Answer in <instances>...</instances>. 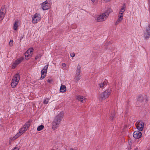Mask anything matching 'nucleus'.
<instances>
[{
    "instance_id": "obj_1",
    "label": "nucleus",
    "mask_w": 150,
    "mask_h": 150,
    "mask_svg": "<svg viewBox=\"0 0 150 150\" xmlns=\"http://www.w3.org/2000/svg\"><path fill=\"white\" fill-rule=\"evenodd\" d=\"M62 117V115L61 113L58 114L55 117L52 123L53 129H55L59 126Z\"/></svg>"
},
{
    "instance_id": "obj_2",
    "label": "nucleus",
    "mask_w": 150,
    "mask_h": 150,
    "mask_svg": "<svg viewBox=\"0 0 150 150\" xmlns=\"http://www.w3.org/2000/svg\"><path fill=\"white\" fill-rule=\"evenodd\" d=\"M111 92V89H108L102 92L99 96V100L101 101L108 98L110 95Z\"/></svg>"
},
{
    "instance_id": "obj_3",
    "label": "nucleus",
    "mask_w": 150,
    "mask_h": 150,
    "mask_svg": "<svg viewBox=\"0 0 150 150\" xmlns=\"http://www.w3.org/2000/svg\"><path fill=\"white\" fill-rule=\"evenodd\" d=\"M51 5L50 3H48L47 1L43 2L42 4V7L43 10H46L50 8Z\"/></svg>"
},
{
    "instance_id": "obj_4",
    "label": "nucleus",
    "mask_w": 150,
    "mask_h": 150,
    "mask_svg": "<svg viewBox=\"0 0 150 150\" xmlns=\"http://www.w3.org/2000/svg\"><path fill=\"white\" fill-rule=\"evenodd\" d=\"M145 38L147 39L150 37V25L149 24L148 26L146 28V30L144 33Z\"/></svg>"
},
{
    "instance_id": "obj_5",
    "label": "nucleus",
    "mask_w": 150,
    "mask_h": 150,
    "mask_svg": "<svg viewBox=\"0 0 150 150\" xmlns=\"http://www.w3.org/2000/svg\"><path fill=\"white\" fill-rule=\"evenodd\" d=\"M107 16L103 13L99 16L97 19L98 22H101L105 21L107 18Z\"/></svg>"
},
{
    "instance_id": "obj_6",
    "label": "nucleus",
    "mask_w": 150,
    "mask_h": 150,
    "mask_svg": "<svg viewBox=\"0 0 150 150\" xmlns=\"http://www.w3.org/2000/svg\"><path fill=\"white\" fill-rule=\"evenodd\" d=\"M136 126L138 129L140 131H142L144 128V123L142 121H140L138 123H136Z\"/></svg>"
},
{
    "instance_id": "obj_7",
    "label": "nucleus",
    "mask_w": 150,
    "mask_h": 150,
    "mask_svg": "<svg viewBox=\"0 0 150 150\" xmlns=\"http://www.w3.org/2000/svg\"><path fill=\"white\" fill-rule=\"evenodd\" d=\"M40 15L36 13L33 17L32 21L33 23H37L40 19Z\"/></svg>"
},
{
    "instance_id": "obj_8",
    "label": "nucleus",
    "mask_w": 150,
    "mask_h": 150,
    "mask_svg": "<svg viewBox=\"0 0 150 150\" xmlns=\"http://www.w3.org/2000/svg\"><path fill=\"white\" fill-rule=\"evenodd\" d=\"M142 135L141 132L139 131H135L133 133V136L136 139H139L140 138Z\"/></svg>"
},
{
    "instance_id": "obj_9",
    "label": "nucleus",
    "mask_w": 150,
    "mask_h": 150,
    "mask_svg": "<svg viewBox=\"0 0 150 150\" xmlns=\"http://www.w3.org/2000/svg\"><path fill=\"white\" fill-rule=\"evenodd\" d=\"M32 121V120H29L23 126V131L25 132L27 130V129L30 127L31 122Z\"/></svg>"
},
{
    "instance_id": "obj_10",
    "label": "nucleus",
    "mask_w": 150,
    "mask_h": 150,
    "mask_svg": "<svg viewBox=\"0 0 150 150\" xmlns=\"http://www.w3.org/2000/svg\"><path fill=\"white\" fill-rule=\"evenodd\" d=\"M23 60V58H19L16 60L13 63V66L14 68L17 65L20 64Z\"/></svg>"
},
{
    "instance_id": "obj_11",
    "label": "nucleus",
    "mask_w": 150,
    "mask_h": 150,
    "mask_svg": "<svg viewBox=\"0 0 150 150\" xmlns=\"http://www.w3.org/2000/svg\"><path fill=\"white\" fill-rule=\"evenodd\" d=\"M20 80V75L19 74L15 75L12 80V81H15V82L18 83Z\"/></svg>"
},
{
    "instance_id": "obj_12",
    "label": "nucleus",
    "mask_w": 150,
    "mask_h": 150,
    "mask_svg": "<svg viewBox=\"0 0 150 150\" xmlns=\"http://www.w3.org/2000/svg\"><path fill=\"white\" fill-rule=\"evenodd\" d=\"M20 21L19 20H16L15 21L13 28L14 30H17L18 29V24L20 23Z\"/></svg>"
},
{
    "instance_id": "obj_13",
    "label": "nucleus",
    "mask_w": 150,
    "mask_h": 150,
    "mask_svg": "<svg viewBox=\"0 0 150 150\" xmlns=\"http://www.w3.org/2000/svg\"><path fill=\"white\" fill-rule=\"evenodd\" d=\"M144 98L142 95H139L138 96V98L137 100V103H141L144 100Z\"/></svg>"
},
{
    "instance_id": "obj_14",
    "label": "nucleus",
    "mask_w": 150,
    "mask_h": 150,
    "mask_svg": "<svg viewBox=\"0 0 150 150\" xmlns=\"http://www.w3.org/2000/svg\"><path fill=\"white\" fill-rule=\"evenodd\" d=\"M115 112L114 110L112 111L110 115V120H113L115 117Z\"/></svg>"
},
{
    "instance_id": "obj_15",
    "label": "nucleus",
    "mask_w": 150,
    "mask_h": 150,
    "mask_svg": "<svg viewBox=\"0 0 150 150\" xmlns=\"http://www.w3.org/2000/svg\"><path fill=\"white\" fill-rule=\"evenodd\" d=\"M66 90L67 88L65 86L61 85L60 89V91L61 92L64 93L66 91Z\"/></svg>"
},
{
    "instance_id": "obj_16",
    "label": "nucleus",
    "mask_w": 150,
    "mask_h": 150,
    "mask_svg": "<svg viewBox=\"0 0 150 150\" xmlns=\"http://www.w3.org/2000/svg\"><path fill=\"white\" fill-rule=\"evenodd\" d=\"M112 11V9L110 8H109L103 13H105V15L107 16V17H108L109 15V14L111 13Z\"/></svg>"
},
{
    "instance_id": "obj_17",
    "label": "nucleus",
    "mask_w": 150,
    "mask_h": 150,
    "mask_svg": "<svg viewBox=\"0 0 150 150\" xmlns=\"http://www.w3.org/2000/svg\"><path fill=\"white\" fill-rule=\"evenodd\" d=\"M86 98L83 96H78L77 97V99L82 103H84V100Z\"/></svg>"
},
{
    "instance_id": "obj_18",
    "label": "nucleus",
    "mask_w": 150,
    "mask_h": 150,
    "mask_svg": "<svg viewBox=\"0 0 150 150\" xmlns=\"http://www.w3.org/2000/svg\"><path fill=\"white\" fill-rule=\"evenodd\" d=\"M5 15L4 11L1 13V11H0V21H1L3 20Z\"/></svg>"
},
{
    "instance_id": "obj_19",
    "label": "nucleus",
    "mask_w": 150,
    "mask_h": 150,
    "mask_svg": "<svg viewBox=\"0 0 150 150\" xmlns=\"http://www.w3.org/2000/svg\"><path fill=\"white\" fill-rule=\"evenodd\" d=\"M20 136V135H19V134H17L13 138H11V141H13L17 138L18 137H19Z\"/></svg>"
},
{
    "instance_id": "obj_20",
    "label": "nucleus",
    "mask_w": 150,
    "mask_h": 150,
    "mask_svg": "<svg viewBox=\"0 0 150 150\" xmlns=\"http://www.w3.org/2000/svg\"><path fill=\"white\" fill-rule=\"evenodd\" d=\"M18 83L15 82V81H12L11 86L13 88H14L18 84Z\"/></svg>"
},
{
    "instance_id": "obj_21",
    "label": "nucleus",
    "mask_w": 150,
    "mask_h": 150,
    "mask_svg": "<svg viewBox=\"0 0 150 150\" xmlns=\"http://www.w3.org/2000/svg\"><path fill=\"white\" fill-rule=\"evenodd\" d=\"M18 83L15 82V81H12L11 86L13 88H14L18 84Z\"/></svg>"
},
{
    "instance_id": "obj_22",
    "label": "nucleus",
    "mask_w": 150,
    "mask_h": 150,
    "mask_svg": "<svg viewBox=\"0 0 150 150\" xmlns=\"http://www.w3.org/2000/svg\"><path fill=\"white\" fill-rule=\"evenodd\" d=\"M106 82L105 81H104L103 82H101V83H99V86L101 88H103V87L104 86H105V84H106Z\"/></svg>"
},
{
    "instance_id": "obj_23",
    "label": "nucleus",
    "mask_w": 150,
    "mask_h": 150,
    "mask_svg": "<svg viewBox=\"0 0 150 150\" xmlns=\"http://www.w3.org/2000/svg\"><path fill=\"white\" fill-rule=\"evenodd\" d=\"M44 127V126L43 125H41L38 126L37 129V130L38 131H40Z\"/></svg>"
},
{
    "instance_id": "obj_24",
    "label": "nucleus",
    "mask_w": 150,
    "mask_h": 150,
    "mask_svg": "<svg viewBox=\"0 0 150 150\" xmlns=\"http://www.w3.org/2000/svg\"><path fill=\"white\" fill-rule=\"evenodd\" d=\"M33 50V48H30L27 50L25 53L28 54H29L30 53H31L33 52L32 51Z\"/></svg>"
},
{
    "instance_id": "obj_25",
    "label": "nucleus",
    "mask_w": 150,
    "mask_h": 150,
    "mask_svg": "<svg viewBox=\"0 0 150 150\" xmlns=\"http://www.w3.org/2000/svg\"><path fill=\"white\" fill-rule=\"evenodd\" d=\"M24 128H23H23H21L19 131V132L17 134H19V135H20V134H22L23 133L25 132L23 131V129Z\"/></svg>"
},
{
    "instance_id": "obj_26",
    "label": "nucleus",
    "mask_w": 150,
    "mask_h": 150,
    "mask_svg": "<svg viewBox=\"0 0 150 150\" xmlns=\"http://www.w3.org/2000/svg\"><path fill=\"white\" fill-rule=\"evenodd\" d=\"M81 76H76L75 78V80L76 81H78L80 79Z\"/></svg>"
},
{
    "instance_id": "obj_27",
    "label": "nucleus",
    "mask_w": 150,
    "mask_h": 150,
    "mask_svg": "<svg viewBox=\"0 0 150 150\" xmlns=\"http://www.w3.org/2000/svg\"><path fill=\"white\" fill-rule=\"evenodd\" d=\"M125 11V10L124 9V8L123 7H122L121 9V10L119 13H120V14H123V13Z\"/></svg>"
},
{
    "instance_id": "obj_28",
    "label": "nucleus",
    "mask_w": 150,
    "mask_h": 150,
    "mask_svg": "<svg viewBox=\"0 0 150 150\" xmlns=\"http://www.w3.org/2000/svg\"><path fill=\"white\" fill-rule=\"evenodd\" d=\"M91 1H92L93 4L94 5H96L98 2L97 0H91Z\"/></svg>"
},
{
    "instance_id": "obj_29",
    "label": "nucleus",
    "mask_w": 150,
    "mask_h": 150,
    "mask_svg": "<svg viewBox=\"0 0 150 150\" xmlns=\"http://www.w3.org/2000/svg\"><path fill=\"white\" fill-rule=\"evenodd\" d=\"M81 67L79 65L77 66L76 72H80V69Z\"/></svg>"
},
{
    "instance_id": "obj_30",
    "label": "nucleus",
    "mask_w": 150,
    "mask_h": 150,
    "mask_svg": "<svg viewBox=\"0 0 150 150\" xmlns=\"http://www.w3.org/2000/svg\"><path fill=\"white\" fill-rule=\"evenodd\" d=\"M47 71V70L43 69L41 71V74H44L45 73H46Z\"/></svg>"
},
{
    "instance_id": "obj_31",
    "label": "nucleus",
    "mask_w": 150,
    "mask_h": 150,
    "mask_svg": "<svg viewBox=\"0 0 150 150\" xmlns=\"http://www.w3.org/2000/svg\"><path fill=\"white\" fill-rule=\"evenodd\" d=\"M49 100V99L46 98L44 100L43 103L45 104H47Z\"/></svg>"
},
{
    "instance_id": "obj_32",
    "label": "nucleus",
    "mask_w": 150,
    "mask_h": 150,
    "mask_svg": "<svg viewBox=\"0 0 150 150\" xmlns=\"http://www.w3.org/2000/svg\"><path fill=\"white\" fill-rule=\"evenodd\" d=\"M9 45L10 46H12L13 45V40H11L10 41Z\"/></svg>"
},
{
    "instance_id": "obj_33",
    "label": "nucleus",
    "mask_w": 150,
    "mask_h": 150,
    "mask_svg": "<svg viewBox=\"0 0 150 150\" xmlns=\"http://www.w3.org/2000/svg\"><path fill=\"white\" fill-rule=\"evenodd\" d=\"M122 19V18H118V19L117 21L116 22V24L119 23H120V22L121 21Z\"/></svg>"
},
{
    "instance_id": "obj_34",
    "label": "nucleus",
    "mask_w": 150,
    "mask_h": 150,
    "mask_svg": "<svg viewBox=\"0 0 150 150\" xmlns=\"http://www.w3.org/2000/svg\"><path fill=\"white\" fill-rule=\"evenodd\" d=\"M41 57V55L40 54H39L36 57H35V59L36 60L38 59L39 58Z\"/></svg>"
},
{
    "instance_id": "obj_35",
    "label": "nucleus",
    "mask_w": 150,
    "mask_h": 150,
    "mask_svg": "<svg viewBox=\"0 0 150 150\" xmlns=\"http://www.w3.org/2000/svg\"><path fill=\"white\" fill-rule=\"evenodd\" d=\"M123 14L119 13V16H118V18H121L122 19H123Z\"/></svg>"
},
{
    "instance_id": "obj_36",
    "label": "nucleus",
    "mask_w": 150,
    "mask_h": 150,
    "mask_svg": "<svg viewBox=\"0 0 150 150\" xmlns=\"http://www.w3.org/2000/svg\"><path fill=\"white\" fill-rule=\"evenodd\" d=\"M46 76V75H45L44 74H42L40 78V79H43L45 77V76Z\"/></svg>"
},
{
    "instance_id": "obj_37",
    "label": "nucleus",
    "mask_w": 150,
    "mask_h": 150,
    "mask_svg": "<svg viewBox=\"0 0 150 150\" xmlns=\"http://www.w3.org/2000/svg\"><path fill=\"white\" fill-rule=\"evenodd\" d=\"M48 64L45 65L43 69L44 70H46L47 71V69L48 67Z\"/></svg>"
},
{
    "instance_id": "obj_38",
    "label": "nucleus",
    "mask_w": 150,
    "mask_h": 150,
    "mask_svg": "<svg viewBox=\"0 0 150 150\" xmlns=\"http://www.w3.org/2000/svg\"><path fill=\"white\" fill-rule=\"evenodd\" d=\"M4 11V13H5V9H4V7L1 8V9L0 10V11H1V13L3 11Z\"/></svg>"
},
{
    "instance_id": "obj_39",
    "label": "nucleus",
    "mask_w": 150,
    "mask_h": 150,
    "mask_svg": "<svg viewBox=\"0 0 150 150\" xmlns=\"http://www.w3.org/2000/svg\"><path fill=\"white\" fill-rule=\"evenodd\" d=\"M71 56L72 57H74L75 55V54L74 53H71L70 54Z\"/></svg>"
},
{
    "instance_id": "obj_40",
    "label": "nucleus",
    "mask_w": 150,
    "mask_h": 150,
    "mask_svg": "<svg viewBox=\"0 0 150 150\" xmlns=\"http://www.w3.org/2000/svg\"><path fill=\"white\" fill-rule=\"evenodd\" d=\"M29 54H28L27 53H26L25 54V57H28L29 55Z\"/></svg>"
},
{
    "instance_id": "obj_41",
    "label": "nucleus",
    "mask_w": 150,
    "mask_h": 150,
    "mask_svg": "<svg viewBox=\"0 0 150 150\" xmlns=\"http://www.w3.org/2000/svg\"><path fill=\"white\" fill-rule=\"evenodd\" d=\"M47 81L49 83H51V82L52 81V80L48 79L47 80Z\"/></svg>"
},
{
    "instance_id": "obj_42",
    "label": "nucleus",
    "mask_w": 150,
    "mask_h": 150,
    "mask_svg": "<svg viewBox=\"0 0 150 150\" xmlns=\"http://www.w3.org/2000/svg\"><path fill=\"white\" fill-rule=\"evenodd\" d=\"M19 149L18 147H16L14 148L13 150H19Z\"/></svg>"
},
{
    "instance_id": "obj_43",
    "label": "nucleus",
    "mask_w": 150,
    "mask_h": 150,
    "mask_svg": "<svg viewBox=\"0 0 150 150\" xmlns=\"http://www.w3.org/2000/svg\"><path fill=\"white\" fill-rule=\"evenodd\" d=\"M80 72H76V76H80Z\"/></svg>"
},
{
    "instance_id": "obj_44",
    "label": "nucleus",
    "mask_w": 150,
    "mask_h": 150,
    "mask_svg": "<svg viewBox=\"0 0 150 150\" xmlns=\"http://www.w3.org/2000/svg\"><path fill=\"white\" fill-rule=\"evenodd\" d=\"M62 66L64 67H65L66 66V64H65V63H63L62 64Z\"/></svg>"
},
{
    "instance_id": "obj_45",
    "label": "nucleus",
    "mask_w": 150,
    "mask_h": 150,
    "mask_svg": "<svg viewBox=\"0 0 150 150\" xmlns=\"http://www.w3.org/2000/svg\"><path fill=\"white\" fill-rule=\"evenodd\" d=\"M148 4H149V11H150V3H149Z\"/></svg>"
},
{
    "instance_id": "obj_46",
    "label": "nucleus",
    "mask_w": 150,
    "mask_h": 150,
    "mask_svg": "<svg viewBox=\"0 0 150 150\" xmlns=\"http://www.w3.org/2000/svg\"><path fill=\"white\" fill-rule=\"evenodd\" d=\"M134 150H138V148L135 149Z\"/></svg>"
},
{
    "instance_id": "obj_47",
    "label": "nucleus",
    "mask_w": 150,
    "mask_h": 150,
    "mask_svg": "<svg viewBox=\"0 0 150 150\" xmlns=\"http://www.w3.org/2000/svg\"><path fill=\"white\" fill-rule=\"evenodd\" d=\"M150 3V0H148V3Z\"/></svg>"
},
{
    "instance_id": "obj_48",
    "label": "nucleus",
    "mask_w": 150,
    "mask_h": 150,
    "mask_svg": "<svg viewBox=\"0 0 150 150\" xmlns=\"http://www.w3.org/2000/svg\"><path fill=\"white\" fill-rule=\"evenodd\" d=\"M148 150H150V149H148Z\"/></svg>"
}]
</instances>
